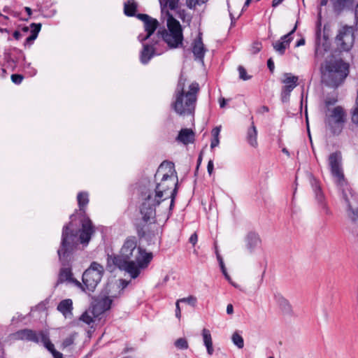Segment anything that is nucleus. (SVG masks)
I'll list each match as a JSON object with an SVG mask.
<instances>
[{
  "mask_svg": "<svg viewBox=\"0 0 358 358\" xmlns=\"http://www.w3.org/2000/svg\"><path fill=\"white\" fill-rule=\"evenodd\" d=\"M155 188L143 194L140 212L145 222H155L156 208L158 216L166 221L174 206L177 194L178 177L173 164H161L155 174Z\"/></svg>",
  "mask_w": 358,
  "mask_h": 358,
  "instance_id": "nucleus-1",
  "label": "nucleus"
},
{
  "mask_svg": "<svg viewBox=\"0 0 358 358\" xmlns=\"http://www.w3.org/2000/svg\"><path fill=\"white\" fill-rule=\"evenodd\" d=\"M71 227V224L70 223L63 227L61 245L57 250L59 261L63 266L59 271L57 284L68 282L78 287H81L82 283L73 278L69 262L71 260L72 252L78 245V241H79L83 245H87L94 233V227L88 217L84 218L82 220V228L78 238L77 234L73 232Z\"/></svg>",
  "mask_w": 358,
  "mask_h": 358,
  "instance_id": "nucleus-2",
  "label": "nucleus"
},
{
  "mask_svg": "<svg viewBox=\"0 0 358 358\" xmlns=\"http://www.w3.org/2000/svg\"><path fill=\"white\" fill-rule=\"evenodd\" d=\"M153 257L152 252L137 246L136 237H128L124 242L120 253L110 256L108 260L120 270L129 274L131 278H136L141 271L146 268Z\"/></svg>",
  "mask_w": 358,
  "mask_h": 358,
  "instance_id": "nucleus-3",
  "label": "nucleus"
},
{
  "mask_svg": "<svg viewBox=\"0 0 358 358\" xmlns=\"http://www.w3.org/2000/svg\"><path fill=\"white\" fill-rule=\"evenodd\" d=\"M186 79L180 77L171 103L173 110L180 116H194L199 92V85L192 82L186 85Z\"/></svg>",
  "mask_w": 358,
  "mask_h": 358,
  "instance_id": "nucleus-4",
  "label": "nucleus"
},
{
  "mask_svg": "<svg viewBox=\"0 0 358 358\" xmlns=\"http://www.w3.org/2000/svg\"><path fill=\"white\" fill-rule=\"evenodd\" d=\"M327 167L334 182L342 192V199L349 208V216L355 219L357 214L355 213L354 204L349 199L350 196L354 199V193L345 178L342 154L340 151L334 152L328 156Z\"/></svg>",
  "mask_w": 358,
  "mask_h": 358,
  "instance_id": "nucleus-5",
  "label": "nucleus"
},
{
  "mask_svg": "<svg viewBox=\"0 0 358 358\" xmlns=\"http://www.w3.org/2000/svg\"><path fill=\"white\" fill-rule=\"evenodd\" d=\"M322 80L327 86L337 88L349 73V64L341 59L331 57L321 66Z\"/></svg>",
  "mask_w": 358,
  "mask_h": 358,
  "instance_id": "nucleus-6",
  "label": "nucleus"
},
{
  "mask_svg": "<svg viewBox=\"0 0 358 358\" xmlns=\"http://www.w3.org/2000/svg\"><path fill=\"white\" fill-rule=\"evenodd\" d=\"M166 15L167 30L159 31L158 34L170 48H178L182 46L183 41L182 26L168 11Z\"/></svg>",
  "mask_w": 358,
  "mask_h": 358,
  "instance_id": "nucleus-7",
  "label": "nucleus"
},
{
  "mask_svg": "<svg viewBox=\"0 0 358 358\" xmlns=\"http://www.w3.org/2000/svg\"><path fill=\"white\" fill-rule=\"evenodd\" d=\"M16 336L22 340L42 343L54 358H64L63 355L55 350L54 344L50 340L49 332L47 330L36 331L31 329H23L17 331Z\"/></svg>",
  "mask_w": 358,
  "mask_h": 358,
  "instance_id": "nucleus-8",
  "label": "nucleus"
},
{
  "mask_svg": "<svg viewBox=\"0 0 358 358\" xmlns=\"http://www.w3.org/2000/svg\"><path fill=\"white\" fill-rule=\"evenodd\" d=\"M104 268L100 264L93 262L83 274V284L80 287L84 292H92L100 282Z\"/></svg>",
  "mask_w": 358,
  "mask_h": 358,
  "instance_id": "nucleus-9",
  "label": "nucleus"
},
{
  "mask_svg": "<svg viewBox=\"0 0 358 358\" xmlns=\"http://www.w3.org/2000/svg\"><path fill=\"white\" fill-rule=\"evenodd\" d=\"M345 112L341 106L328 108L326 113L325 124L334 135H338L343 130Z\"/></svg>",
  "mask_w": 358,
  "mask_h": 358,
  "instance_id": "nucleus-10",
  "label": "nucleus"
},
{
  "mask_svg": "<svg viewBox=\"0 0 358 358\" xmlns=\"http://www.w3.org/2000/svg\"><path fill=\"white\" fill-rule=\"evenodd\" d=\"M355 29L352 26L343 25L338 30L334 43L340 52L350 51L355 43Z\"/></svg>",
  "mask_w": 358,
  "mask_h": 358,
  "instance_id": "nucleus-11",
  "label": "nucleus"
},
{
  "mask_svg": "<svg viewBox=\"0 0 358 358\" xmlns=\"http://www.w3.org/2000/svg\"><path fill=\"white\" fill-rule=\"evenodd\" d=\"M137 17L143 22V27L145 34H140L138 36V40L141 42H145L148 40L154 41L155 36L151 38L158 27V21L146 14H138Z\"/></svg>",
  "mask_w": 358,
  "mask_h": 358,
  "instance_id": "nucleus-12",
  "label": "nucleus"
},
{
  "mask_svg": "<svg viewBox=\"0 0 358 358\" xmlns=\"http://www.w3.org/2000/svg\"><path fill=\"white\" fill-rule=\"evenodd\" d=\"M244 247L249 254H253L261 245V238L255 231H249L244 236Z\"/></svg>",
  "mask_w": 358,
  "mask_h": 358,
  "instance_id": "nucleus-13",
  "label": "nucleus"
},
{
  "mask_svg": "<svg viewBox=\"0 0 358 358\" xmlns=\"http://www.w3.org/2000/svg\"><path fill=\"white\" fill-rule=\"evenodd\" d=\"M315 56L317 60H321L324 58L327 60L331 58V57H334L330 51V43L327 39H320L317 43Z\"/></svg>",
  "mask_w": 358,
  "mask_h": 358,
  "instance_id": "nucleus-14",
  "label": "nucleus"
},
{
  "mask_svg": "<svg viewBox=\"0 0 358 358\" xmlns=\"http://www.w3.org/2000/svg\"><path fill=\"white\" fill-rule=\"evenodd\" d=\"M296 24L287 34L284 35L281 37L280 41H278L273 44L275 50L280 55L285 53V49L289 45L292 41L290 36L296 31Z\"/></svg>",
  "mask_w": 358,
  "mask_h": 358,
  "instance_id": "nucleus-15",
  "label": "nucleus"
},
{
  "mask_svg": "<svg viewBox=\"0 0 358 358\" xmlns=\"http://www.w3.org/2000/svg\"><path fill=\"white\" fill-rule=\"evenodd\" d=\"M206 51L207 50L202 41L201 33H199L198 37L193 43L192 52L195 59L203 63V58Z\"/></svg>",
  "mask_w": 358,
  "mask_h": 358,
  "instance_id": "nucleus-16",
  "label": "nucleus"
},
{
  "mask_svg": "<svg viewBox=\"0 0 358 358\" xmlns=\"http://www.w3.org/2000/svg\"><path fill=\"white\" fill-rule=\"evenodd\" d=\"M143 50L140 54L141 62L147 64L155 55V43L143 42Z\"/></svg>",
  "mask_w": 358,
  "mask_h": 358,
  "instance_id": "nucleus-17",
  "label": "nucleus"
},
{
  "mask_svg": "<svg viewBox=\"0 0 358 358\" xmlns=\"http://www.w3.org/2000/svg\"><path fill=\"white\" fill-rule=\"evenodd\" d=\"M113 300L110 296H105L98 299L94 304L92 306L93 309L100 315L105 311L110 308Z\"/></svg>",
  "mask_w": 358,
  "mask_h": 358,
  "instance_id": "nucleus-18",
  "label": "nucleus"
},
{
  "mask_svg": "<svg viewBox=\"0 0 358 358\" xmlns=\"http://www.w3.org/2000/svg\"><path fill=\"white\" fill-rule=\"evenodd\" d=\"M57 310L65 318H71L73 316V301L70 299L61 301L57 306Z\"/></svg>",
  "mask_w": 358,
  "mask_h": 358,
  "instance_id": "nucleus-19",
  "label": "nucleus"
},
{
  "mask_svg": "<svg viewBox=\"0 0 358 358\" xmlns=\"http://www.w3.org/2000/svg\"><path fill=\"white\" fill-rule=\"evenodd\" d=\"M299 78L290 73H285L282 75L281 82L285 85L282 89L292 91L296 86Z\"/></svg>",
  "mask_w": 358,
  "mask_h": 358,
  "instance_id": "nucleus-20",
  "label": "nucleus"
},
{
  "mask_svg": "<svg viewBox=\"0 0 358 358\" xmlns=\"http://www.w3.org/2000/svg\"><path fill=\"white\" fill-rule=\"evenodd\" d=\"M194 138V133L191 129H182L180 131L176 140L185 145H187L193 142Z\"/></svg>",
  "mask_w": 358,
  "mask_h": 358,
  "instance_id": "nucleus-21",
  "label": "nucleus"
},
{
  "mask_svg": "<svg viewBox=\"0 0 358 358\" xmlns=\"http://www.w3.org/2000/svg\"><path fill=\"white\" fill-rule=\"evenodd\" d=\"M201 336L203 338V345L206 348L207 352L209 355H212L214 352L213 345V339L210 331L206 328H203L201 331Z\"/></svg>",
  "mask_w": 358,
  "mask_h": 358,
  "instance_id": "nucleus-22",
  "label": "nucleus"
},
{
  "mask_svg": "<svg viewBox=\"0 0 358 358\" xmlns=\"http://www.w3.org/2000/svg\"><path fill=\"white\" fill-rule=\"evenodd\" d=\"M99 316L100 315L98 314L92 307H91L81 315L80 320L90 325L92 323L95 322L96 320H99Z\"/></svg>",
  "mask_w": 358,
  "mask_h": 358,
  "instance_id": "nucleus-23",
  "label": "nucleus"
},
{
  "mask_svg": "<svg viewBox=\"0 0 358 358\" xmlns=\"http://www.w3.org/2000/svg\"><path fill=\"white\" fill-rule=\"evenodd\" d=\"M274 298L282 310L285 313H289L292 311V306L289 301L280 293H275Z\"/></svg>",
  "mask_w": 358,
  "mask_h": 358,
  "instance_id": "nucleus-24",
  "label": "nucleus"
},
{
  "mask_svg": "<svg viewBox=\"0 0 358 358\" xmlns=\"http://www.w3.org/2000/svg\"><path fill=\"white\" fill-rule=\"evenodd\" d=\"M257 130L254 123H252V126L248 129L247 134V141L248 143L253 148H257L258 145L257 143Z\"/></svg>",
  "mask_w": 358,
  "mask_h": 358,
  "instance_id": "nucleus-25",
  "label": "nucleus"
},
{
  "mask_svg": "<svg viewBox=\"0 0 358 358\" xmlns=\"http://www.w3.org/2000/svg\"><path fill=\"white\" fill-rule=\"evenodd\" d=\"M31 35L26 38L25 45L26 44H31L37 38L38 34L41 29V23H32L31 24Z\"/></svg>",
  "mask_w": 358,
  "mask_h": 358,
  "instance_id": "nucleus-26",
  "label": "nucleus"
},
{
  "mask_svg": "<svg viewBox=\"0 0 358 358\" xmlns=\"http://www.w3.org/2000/svg\"><path fill=\"white\" fill-rule=\"evenodd\" d=\"M77 201L80 211L85 213V208L89 203V194L87 192H80L77 195Z\"/></svg>",
  "mask_w": 358,
  "mask_h": 358,
  "instance_id": "nucleus-27",
  "label": "nucleus"
},
{
  "mask_svg": "<svg viewBox=\"0 0 358 358\" xmlns=\"http://www.w3.org/2000/svg\"><path fill=\"white\" fill-rule=\"evenodd\" d=\"M331 2L334 10L339 13L350 5L352 0H331Z\"/></svg>",
  "mask_w": 358,
  "mask_h": 358,
  "instance_id": "nucleus-28",
  "label": "nucleus"
},
{
  "mask_svg": "<svg viewBox=\"0 0 358 358\" xmlns=\"http://www.w3.org/2000/svg\"><path fill=\"white\" fill-rule=\"evenodd\" d=\"M137 8V3L134 0H128L124 3V13L127 16H134Z\"/></svg>",
  "mask_w": 358,
  "mask_h": 358,
  "instance_id": "nucleus-29",
  "label": "nucleus"
},
{
  "mask_svg": "<svg viewBox=\"0 0 358 358\" xmlns=\"http://www.w3.org/2000/svg\"><path fill=\"white\" fill-rule=\"evenodd\" d=\"M178 1L179 0H159L162 12L164 13L166 8L175 10L178 7Z\"/></svg>",
  "mask_w": 358,
  "mask_h": 358,
  "instance_id": "nucleus-30",
  "label": "nucleus"
},
{
  "mask_svg": "<svg viewBox=\"0 0 358 358\" xmlns=\"http://www.w3.org/2000/svg\"><path fill=\"white\" fill-rule=\"evenodd\" d=\"M315 192V198L319 203L324 205V195L321 191L320 187L317 181L312 184Z\"/></svg>",
  "mask_w": 358,
  "mask_h": 358,
  "instance_id": "nucleus-31",
  "label": "nucleus"
},
{
  "mask_svg": "<svg viewBox=\"0 0 358 358\" xmlns=\"http://www.w3.org/2000/svg\"><path fill=\"white\" fill-rule=\"evenodd\" d=\"M216 255H217V261L219 262V264H220V268L222 270V272L223 273V275L225 276L226 279L232 285H234V287H236V285L235 284H234L231 281V278L230 276L228 275L227 272V269L225 268V266H224V262H223V259L222 258V257L218 254V252H216Z\"/></svg>",
  "mask_w": 358,
  "mask_h": 358,
  "instance_id": "nucleus-32",
  "label": "nucleus"
},
{
  "mask_svg": "<svg viewBox=\"0 0 358 358\" xmlns=\"http://www.w3.org/2000/svg\"><path fill=\"white\" fill-rule=\"evenodd\" d=\"M231 340L233 343L236 345L239 349H241L244 346V341L243 337L238 334L237 332H235L232 334Z\"/></svg>",
  "mask_w": 358,
  "mask_h": 358,
  "instance_id": "nucleus-33",
  "label": "nucleus"
},
{
  "mask_svg": "<svg viewBox=\"0 0 358 358\" xmlns=\"http://www.w3.org/2000/svg\"><path fill=\"white\" fill-rule=\"evenodd\" d=\"M208 0H186V5L190 9H194L197 6L206 3Z\"/></svg>",
  "mask_w": 358,
  "mask_h": 358,
  "instance_id": "nucleus-34",
  "label": "nucleus"
},
{
  "mask_svg": "<svg viewBox=\"0 0 358 358\" xmlns=\"http://www.w3.org/2000/svg\"><path fill=\"white\" fill-rule=\"evenodd\" d=\"M349 199H350V201H351L353 203V204H354V208H354V211H355V213H357V217L355 219H352V217H350V216H348V217H349L352 220L355 221V220H357L358 219V196H357V195H355V194H354V199H352L350 196H349ZM347 208H348V207L347 206ZM348 213H349V208H348ZM348 215H349L348 214Z\"/></svg>",
  "mask_w": 358,
  "mask_h": 358,
  "instance_id": "nucleus-35",
  "label": "nucleus"
},
{
  "mask_svg": "<svg viewBox=\"0 0 358 358\" xmlns=\"http://www.w3.org/2000/svg\"><path fill=\"white\" fill-rule=\"evenodd\" d=\"M175 345L179 349L185 350L188 348V343L186 339L180 338L176 341Z\"/></svg>",
  "mask_w": 358,
  "mask_h": 358,
  "instance_id": "nucleus-36",
  "label": "nucleus"
},
{
  "mask_svg": "<svg viewBox=\"0 0 358 358\" xmlns=\"http://www.w3.org/2000/svg\"><path fill=\"white\" fill-rule=\"evenodd\" d=\"M352 120L358 126V90L355 102V108L352 113Z\"/></svg>",
  "mask_w": 358,
  "mask_h": 358,
  "instance_id": "nucleus-37",
  "label": "nucleus"
},
{
  "mask_svg": "<svg viewBox=\"0 0 358 358\" xmlns=\"http://www.w3.org/2000/svg\"><path fill=\"white\" fill-rule=\"evenodd\" d=\"M178 301H180V302H186L188 304L194 306L196 303V298L194 296H189L186 298L180 299Z\"/></svg>",
  "mask_w": 358,
  "mask_h": 358,
  "instance_id": "nucleus-38",
  "label": "nucleus"
},
{
  "mask_svg": "<svg viewBox=\"0 0 358 358\" xmlns=\"http://www.w3.org/2000/svg\"><path fill=\"white\" fill-rule=\"evenodd\" d=\"M158 214L159 213L157 211V208H156L155 222L154 223L145 222L142 218L143 222L145 223L143 227H145V225L155 224L156 223H158V224L159 225L160 222H165L166 221H163L162 220V216L159 217Z\"/></svg>",
  "mask_w": 358,
  "mask_h": 358,
  "instance_id": "nucleus-39",
  "label": "nucleus"
},
{
  "mask_svg": "<svg viewBox=\"0 0 358 358\" xmlns=\"http://www.w3.org/2000/svg\"><path fill=\"white\" fill-rule=\"evenodd\" d=\"M238 70L239 73V77L241 79L243 80H247L250 79V77L247 76L246 71L243 66H238Z\"/></svg>",
  "mask_w": 358,
  "mask_h": 358,
  "instance_id": "nucleus-40",
  "label": "nucleus"
},
{
  "mask_svg": "<svg viewBox=\"0 0 358 358\" xmlns=\"http://www.w3.org/2000/svg\"><path fill=\"white\" fill-rule=\"evenodd\" d=\"M74 342V338L72 336H70L66 338L62 342V346L63 348H66L70 345H71Z\"/></svg>",
  "mask_w": 358,
  "mask_h": 358,
  "instance_id": "nucleus-41",
  "label": "nucleus"
},
{
  "mask_svg": "<svg viewBox=\"0 0 358 358\" xmlns=\"http://www.w3.org/2000/svg\"><path fill=\"white\" fill-rule=\"evenodd\" d=\"M291 92L292 91H287L285 89H282L281 99L282 102H287L289 100Z\"/></svg>",
  "mask_w": 358,
  "mask_h": 358,
  "instance_id": "nucleus-42",
  "label": "nucleus"
},
{
  "mask_svg": "<svg viewBox=\"0 0 358 358\" xmlns=\"http://www.w3.org/2000/svg\"><path fill=\"white\" fill-rule=\"evenodd\" d=\"M11 80L15 84H20L23 80V76L20 74H13Z\"/></svg>",
  "mask_w": 358,
  "mask_h": 358,
  "instance_id": "nucleus-43",
  "label": "nucleus"
},
{
  "mask_svg": "<svg viewBox=\"0 0 358 358\" xmlns=\"http://www.w3.org/2000/svg\"><path fill=\"white\" fill-rule=\"evenodd\" d=\"M262 48V44L260 43L256 42L252 44L251 48V52L252 54H257L260 51Z\"/></svg>",
  "mask_w": 358,
  "mask_h": 358,
  "instance_id": "nucleus-44",
  "label": "nucleus"
},
{
  "mask_svg": "<svg viewBox=\"0 0 358 358\" xmlns=\"http://www.w3.org/2000/svg\"><path fill=\"white\" fill-rule=\"evenodd\" d=\"M337 102V99L335 97H327L325 104L327 107L334 105Z\"/></svg>",
  "mask_w": 358,
  "mask_h": 358,
  "instance_id": "nucleus-45",
  "label": "nucleus"
},
{
  "mask_svg": "<svg viewBox=\"0 0 358 358\" xmlns=\"http://www.w3.org/2000/svg\"><path fill=\"white\" fill-rule=\"evenodd\" d=\"M179 303L180 301L178 300L176 303V317L178 319L181 317V310Z\"/></svg>",
  "mask_w": 358,
  "mask_h": 358,
  "instance_id": "nucleus-46",
  "label": "nucleus"
},
{
  "mask_svg": "<svg viewBox=\"0 0 358 358\" xmlns=\"http://www.w3.org/2000/svg\"><path fill=\"white\" fill-rule=\"evenodd\" d=\"M221 127H216L212 130V135L213 138H219Z\"/></svg>",
  "mask_w": 358,
  "mask_h": 358,
  "instance_id": "nucleus-47",
  "label": "nucleus"
},
{
  "mask_svg": "<svg viewBox=\"0 0 358 358\" xmlns=\"http://www.w3.org/2000/svg\"><path fill=\"white\" fill-rule=\"evenodd\" d=\"M198 241V236L196 233H194L191 235L189 237V241L193 245H195Z\"/></svg>",
  "mask_w": 358,
  "mask_h": 358,
  "instance_id": "nucleus-48",
  "label": "nucleus"
},
{
  "mask_svg": "<svg viewBox=\"0 0 358 358\" xmlns=\"http://www.w3.org/2000/svg\"><path fill=\"white\" fill-rule=\"evenodd\" d=\"M214 164L213 160H210L207 165V171L209 175H211L213 172Z\"/></svg>",
  "mask_w": 358,
  "mask_h": 358,
  "instance_id": "nucleus-49",
  "label": "nucleus"
},
{
  "mask_svg": "<svg viewBox=\"0 0 358 358\" xmlns=\"http://www.w3.org/2000/svg\"><path fill=\"white\" fill-rule=\"evenodd\" d=\"M219 143H220L219 138H213V139L211 140L210 148L213 149L214 148L218 146Z\"/></svg>",
  "mask_w": 358,
  "mask_h": 358,
  "instance_id": "nucleus-50",
  "label": "nucleus"
},
{
  "mask_svg": "<svg viewBox=\"0 0 358 358\" xmlns=\"http://www.w3.org/2000/svg\"><path fill=\"white\" fill-rule=\"evenodd\" d=\"M267 66H268V68L269 69V70L271 72H273V70H274L275 66H274V62H273L271 58L268 59V61H267Z\"/></svg>",
  "mask_w": 358,
  "mask_h": 358,
  "instance_id": "nucleus-51",
  "label": "nucleus"
},
{
  "mask_svg": "<svg viewBox=\"0 0 358 358\" xmlns=\"http://www.w3.org/2000/svg\"><path fill=\"white\" fill-rule=\"evenodd\" d=\"M27 68L29 69V72H28V73H29V75H30L31 76H33L36 75V69H34V68H32V67L31 66V64H28Z\"/></svg>",
  "mask_w": 358,
  "mask_h": 358,
  "instance_id": "nucleus-52",
  "label": "nucleus"
},
{
  "mask_svg": "<svg viewBox=\"0 0 358 358\" xmlns=\"http://www.w3.org/2000/svg\"><path fill=\"white\" fill-rule=\"evenodd\" d=\"M234 313V307L232 304H228L227 306V313L231 315Z\"/></svg>",
  "mask_w": 358,
  "mask_h": 358,
  "instance_id": "nucleus-53",
  "label": "nucleus"
},
{
  "mask_svg": "<svg viewBox=\"0 0 358 358\" xmlns=\"http://www.w3.org/2000/svg\"><path fill=\"white\" fill-rule=\"evenodd\" d=\"M219 103H220V108H224L225 106L226 103H227V99H225L223 97H221L219 99Z\"/></svg>",
  "mask_w": 358,
  "mask_h": 358,
  "instance_id": "nucleus-54",
  "label": "nucleus"
},
{
  "mask_svg": "<svg viewBox=\"0 0 358 358\" xmlns=\"http://www.w3.org/2000/svg\"><path fill=\"white\" fill-rule=\"evenodd\" d=\"M304 44H305V39L304 38H301L300 40H299L296 42V47H299V46L303 45Z\"/></svg>",
  "mask_w": 358,
  "mask_h": 358,
  "instance_id": "nucleus-55",
  "label": "nucleus"
},
{
  "mask_svg": "<svg viewBox=\"0 0 358 358\" xmlns=\"http://www.w3.org/2000/svg\"><path fill=\"white\" fill-rule=\"evenodd\" d=\"M282 2V0H273L272 6L273 7L278 6Z\"/></svg>",
  "mask_w": 358,
  "mask_h": 358,
  "instance_id": "nucleus-56",
  "label": "nucleus"
},
{
  "mask_svg": "<svg viewBox=\"0 0 358 358\" xmlns=\"http://www.w3.org/2000/svg\"><path fill=\"white\" fill-rule=\"evenodd\" d=\"M21 36V34L20 31H15L14 33H13V37L16 39V40H18L20 39Z\"/></svg>",
  "mask_w": 358,
  "mask_h": 358,
  "instance_id": "nucleus-57",
  "label": "nucleus"
},
{
  "mask_svg": "<svg viewBox=\"0 0 358 358\" xmlns=\"http://www.w3.org/2000/svg\"><path fill=\"white\" fill-rule=\"evenodd\" d=\"M259 112L262 113H267V112H268V108L267 106H263L259 109Z\"/></svg>",
  "mask_w": 358,
  "mask_h": 358,
  "instance_id": "nucleus-58",
  "label": "nucleus"
},
{
  "mask_svg": "<svg viewBox=\"0 0 358 358\" xmlns=\"http://www.w3.org/2000/svg\"><path fill=\"white\" fill-rule=\"evenodd\" d=\"M25 11L27 13L28 15L30 16L31 15V9L29 7L24 8Z\"/></svg>",
  "mask_w": 358,
  "mask_h": 358,
  "instance_id": "nucleus-59",
  "label": "nucleus"
},
{
  "mask_svg": "<svg viewBox=\"0 0 358 358\" xmlns=\"http://www.w3.org/2000/svg\"><path fill=\"white\" fill-rule=\"evenodd\" d=\"M251 1L252 0H246L245 1L244 6L243 7V10L245 9V8H247L250 5Z\"/></svg>",
  "mask_w": 358,
  "mask_h": 358,
  "instance_id": "nucleus-60",
  "label": "nucleus"
},
{
  "mask_svg": "<svg viewBox=\"0 0 358 358\" xmlns=\"http://www.w3.org/2000/svg\"><path fill=\"white\" fill-rule=\"evenodd\" d=\"M329 0H321L320 1V6H324L327 4Z\"/></svg>",
  "mask_w": 358,
  "mask_h": 358,
  "instance_id": "nucleus-61",
  "label": "nucleus"
},
{
  "mask_svg": "<svg viewBox=\"0 0 358 358\" xmlns=\"http://www.w3.org/2000/svg\"><path fill=\"white\" fill-rule=\"evenodd\" d=\"M282 152L285 153L286 155H287L288 157L289 156V151L287 150V148H283L282 150Z\"/></svg>",
  "mask_w": 358,
  "mask_h": 358,
  "instance_id": "nucleus-62",
  "label": "nucleus"
},
{
  "mask_svg": "<svg viewBox=\"0 0 358 358\" xmlns=\"http://www.w3.org/2000/svg\"><path fill=\"white\" fill-rule=\"evenodd\" d=\"M355 16L357 20H358V3L357 4L356 9H355Z\"/></svg>",
  "mask_w": 358,
  "mask_h": 358,
  "instance_id": "nucleus-63",
  "label": "nucleus"
},
{
  "mask_svg": "<svg viewBox=\"0 0 358 358\" xmlns=\"http://www.w3.org/2000/svg\"><path fill=\"white\" fill-rule=\"evenodd\" d=\"M228 7H229V15H230V17H231V20H233V19L234 18L231 11L230 10V8H229V6L228 5Z\"/></svg>",
  "mask_w": 358,
  "mask_h": 358,
  "instance_id": "nucleus-64",
  "label": "nucleus"
}]
</instances>
